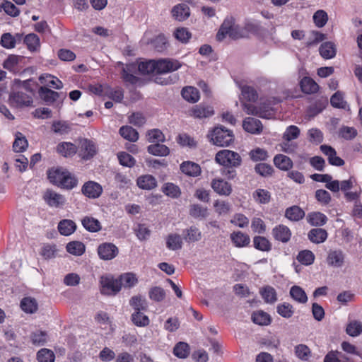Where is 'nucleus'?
<instances>
[{
	"instance_id": "obj_1",
	"label": "nucleus",
	"mask_w": 362,
	"mask_h": 362,
	"mask_svg": "<svg viewBox=\"0 0 362 362\" xmlns=\"http://www.w3.org/2000/svg\"><path fill=\"white\" fill-rule=\"evenodd\" d=\"M241 89L240 100L243 110L248 115H255L260 117L269 119L273 116L272 108L267 107V109L257 108L250 102L255 101L257 97L255 90L250 86L238 84Z\"/></svg>"
},
{
	"instance_id": "obj_2",
	"label": "nucleus",
	"mask_w": 362,
	"mask_h": 362,
	"mask_svg": "<svg viewBox=\"0 0 362 362\" xmlns=\"http://www.w3.org/2000/svg\"><path fill=\"white\" fill-rule=\"evenodd\" d=\"M138 70L142 74L156 73L155 60L141 62L138 64L132 63L127 64L122 69V78L126 82L132 84H137L139 78L134 75Z\"/></svg>"
},
{
	"instance_id": "obj_3",
	"label": "nucleus",
	"mask_w": 362,
	"mask_h": 362,
	"mask_svg": "<svg viewBox=\"0 0 362 362\" xmlns=\"http://www.w3.org/2000/svg\"><path fill=\"white\" fill-rule=\"evenodd\" d=\"M227 36L231 39L238 40L247 37V31L235 24L233 17H227L224 19L216 34V39L218 41H222Z\"/></svg>"
},
{
	"instance_id": "obj_4",
	"label": "nucleus",
	"mask_w": 362,
	"mask_h": 362,
	"mask_svg": "<svg viewBox=\"0 0 362 362\" xmlns=\"http://www.w3.org/2000/svg\"><path fill=\"white\" fill-rule=\"evenodd\" d=\"M208 137L214 145L221 147L228 146L234 140L233 132L222 126L215 127Z\"/></svg>"
},
{
	"instance_id": "obj_5",
	"label": "nucleus",
	"mask_w": 362,
	"mask_h": 362,
	"mask_svg": "<svg viewBox=\"0 0 362 362\" xmlns=\"http://www.w3.org/2000/svg\"><path fill=\"white\" fill-rule=\"evenodd\" d=\"M214 160L216 163L224 167H238L242 160L239 153L228 149L218 151Z\"/></svg>"
},
{
	"instance_id": "obj_6",
	"label": "nucleus",
	"mask_w": 362,
	"mask_h": 362,
	"mask_svg": "<svg viewBox=\"0 0 362 362\" xmlns=\"http://www.w3.org/2000/svg\"><path fill=\"white\" fill-rule=\"evenodd\" d=\"M100 284L101 293L104 295L113 296L121 290L118 279H115L110 275L101 276Z\"/></svg>"
},
{
	"instance_id": "obj_7",
	"label": "nucleus",
	"mask_w": 362,
	"mask_h": 362,
	"mask_svg": "<svg viewBox=\"0 0 362 362\" xmlns=\"http://www.w3.org/2000/svg\"><path fill=\"white\" fill-rule=\"evenodd\" d=\"M156 74H166L175 71L179 69L182 64L181 63L173 59H162L156 61Z\"/></svg>"
},
{
	"instance_id": "obj_8",
	"label": "nucleus",
	"mask_w": 362,
	"mask_h": 362,
	"mask_svg": "<svg viewBox=\"0 0 362 362\" xmlns=\"http://www.w3.org/2000/svg\"><path fill=\"white\" fill-rule=\"evenodd\" d=\"M77 149L79 156L84 160L93 158L98 151L95 143L87 139H82L79 141Z\"/></svg>"
},
{
	"instance_id": "obj_9",
	"label": "nucleus",
	"mask_w": 362,
	"mask_h": 362,
	"mask_svg": "<svg viewBox=\"0 0 362 362\" xmlns=\"http://www.w3.org/2000/svg\"><path fill=\"white\" fill-rule=\"evenodd\" d=\"M10 105L15 107L30 106L33 103L32 97L22 91L12 92L9 95Z\"/></svg>"
},
{
	"instance_id": "obj_10",
	"label": "nucleus",
	"mask_w": 362,
	"mask_h": 362,
	"mask_svg": "<svg viewBox=\"0 0 362 362\" xmlns=\"http://www.w3.org/2000/svg\"><path fill=\"white\" fill-rule=\"evenodd\" d=\"M212 189L220 196L228 197L233 192L231 184L221 177H215L211 182Z\"/></svg>"
},
{
	"instance_id": "obj_11",
	"label": "nucleus",
	"mask_w": 362,
	"mask_h": 362,
	"mask_svg": "<svg viewBox=\"0 0 362 362\" xmlns=\"http://www.w3.org/2000/svg\"><path fill=\"white\" fill-rule=\"evenodd\" d=\"M82 194L89 199H97L103 192V187L95 181H88L81 188Z\"/></svg>"
},
{
	"instance_id": "obj_12",
	"label": "nucleus",
	"mask_w": 362,
	"mask_h": 362,
	"mask_svg": "<svg viewBox=\"0 0 362 362\" xmlns=\"http://www.w3.org/2000/svg\"><path fill=\"white\" fill-rule=\"evenodd\" d=\"M98 254L103 260H110L115 258L118 254V248L110 243H104L98 247Z\"/></svg>"
},
{
	"instance_id": "obj_13",
	"label": "nucleus",
	"mask_w": 362,
	"mask_h": 362,
	"mask_svg": "<svg viewBox=\"0 0 362 362\" xmlns=\"http://www.w3.org/2000/svg\"><path fill=\"white\" fill-rule=\"evenodd\" d=\"M43 199L49 206L55 208L62 206L66 202V199L63 195L50 189L44 193Z\"/></svg>"
},
{
	"instance_id": "obj_14",
	"label": "nucleus",
	"mask_w": 362,
	"mask_h": 362,
	"mask_svg": "<svg viewBox=\"0 0 362 362\" xmlns=\"http://www.w3.org/2000/svg\"><path fill=\"white\" fill-rule=\"evenodd\" d=\"M344 254L339 250H331L327 257V263L329 267L340 268L344 264Z\"/></svg>"
},
{
	"instance_id": "obj_15",
	"label": "nucleus",
	"mask_w": 362,
	"mask_h": 362,
	"mask_svg": "<svg viewBox=\"0 0 362 362\" xmlns=\"http://www.w3.org/2000/svg\"><path fill=\"white\" fill-rule=\"evenodd\" d=\"M321 151L327 157L329 163L332 165L342 166L344 161L340 157L337 156L334 148L330 146L322 145L320 146Z\"/></svg>"
},
{
	"instance_id": "obj_16",
	"label": "nucleus",
	"mask_w": 362,
	"mask_h": 362,
	"mask_svg": "<svg viewBox=\"0 0 362 362\" xmlns=\"http://www.w3.org/2000/svg\"><path fill=\"white\" fill-rule=\"evenodd\" d=\"M136 185L143 190H151L157 187V180L151 175H142L137 177Z\"/></svg>"
},
{
	"instance_id": "obj_17",
	"label": "nucleus",
	"mask_w": 362,
	"mask_h": 362,
	"mask_svg": "<svg viewBox=\"0 0 362 362\" xmlns=\"http://www.w3.org/2000/svg\"><path fill=\"white\" fill-rule=\"evenodd\" d=\"M39 81L43 86L42 87L52 88L54 89H61L63 87L62 82L58 78L49 74L40 75Z\"/></svg>"
},
{
	"instance_id": "obj_18",
	"label": "nucleus",
	"mask_w": 362,
	"mask_h": 362,
	"mask_svg": "<svg viewBox=\"0 0 362 362\" xmlns=\"http://www.w3.org/2000/svg\"><path fill=\"white\" fill-rule=\"evenodd\" d=\"M172 16L178 21H183L190 16L189 6L185 4H179L172 8Z\"/></svg>"
},
{
	"instance_id": "obj_19",
	"label": "nucleus",
	"mask_w": 362,
	"mask_h": 362,
	"mask_svg": "<svg viewBox=\"0 0 362 362\" xmlns=\"http://www.w3.org/2000/svg\"><path fill=\"white\" fill-rule=\"evenodd\" d=\"M272 235L275 240L287 243L291 239V232L287 226L279 225L273 228Z\"/></svg>"
},
{
	"instance_id": "obj_20",
	"label": "nucleus",
	"mask_w": 362,
	"mask_h": 362,
	"mask_svg": "<svg viewBox=\"0 0 362 362\" xmlns=\"http://www.w3.org/2000/svg\"><path fill=\"white\" fill-rule=\"evenodd\" d=\"M182 238L188 243L198 242L202 239V232L195 226H190L182 231Z\"/></svg>"
},
{
	"instance_id": "obj_21",
	"label": "nucleus",
	"mask_w": 362,
	"mask_h": 362,
	"mask_svg": "<svg viewBox=\"0 0 362 362\" xmlns=\"http://www.w3.org/2000/svg\"><path fill=\"white\" fill-rule=\"evenodd\" d=\"M151 35L150 32H146L142 41L145 44H153L155 48L161 52L165 48L167 39L164 35H158L153 40H150L148 36Z\"/></svg>"
},
{
	"instance_id": "obj_22",
	"label": "nucleus",
	"mask_w": 362,
	"mask_h": 362,
	"mask_svg": "<svg viewBox=\"0 0 362 362\" xmlns=\"http://www.w3.org/2000/svg\"><path fill=\"white\" fill-rule=\"evenodd\" d=\"M244 129L251 134H259L262 131V124L257 119L247 117L243 121Z\"/></svg>"
},
{
	"instance_id": "obj_23",
	"label": "nucleus",
	"mask_w": 362,
	"mask_h": 362,
	"mask_svg": "<svg viewBox=\"0 0 362 362\" xmlns=\"http://www.w3.org/2000/svg\"><path fill=\"white\" fill-rule=\"evenodd\" d=\"M57 152L64 157H71L77 151L76 145L71 142H61L56 148Z\"/></svg>"
},
{
	"instance_id": "obj_24",
	"label": "nucleus",
	"mask_w": 362,
	"mask_h": 362,
	"mask_svg": "<svg viewBox=\"0 0 362 362\" xmlns=\"http://www.w3.org/2000/svg\"><path fill=\"white\" fill-rule=\"evenodd\" d=\"M180 170L185 175L197 177L201 173L200 166L192 161H185L180 165Z\"/></svg>"
},
{
	"instance_id": "obj_25",
	"label": "nucleus",
	"mask_w": 362,
	"mask_h": 362,
	"mask_svg": "<svg viewBox=\"0 0 362 362\" xmlns=\"http://www.w3.org/2000/svg\"><path fill=\"white\" fill-rule=\"evenodd\" d=\"M66 170L61 168H52L47 173L48 179L53 185L59 187L66 176Z\"/></svg>"
},
{
	"instance_id": "obj_26",
	"label": "nucleus",
	"mask_w": 362,
	"mask_h": 362,
	"mask_svg": "<svg viewBox=\"0 0 362 362\" xmlns=\"http://www.w3.org/2000/svg\"><path fill=\"white\" fill-rule=\"evenodd\" d=\"M183 238L177 233H170L166 238V246L169 250H177L182 247Z\"/></svg>"
},
{
	"instance_id": "obj_27",
	"label": "nucleus",
	"mask_w": 362,
	"mask_h": 362,
	"mask_svg": "<svg viewBox=\"0 0 362 362\" xmlns=\"http://www.w3.org/2000/svg\"><path fill=\"white\" fill-rule=\"evenodd\" d=\"M14 136L15 140L13 144V151L18 153L24 152L28 146V142L25 136L18 132H16Z\"/></svg>"
},
{
	"instance_id": "obj_28",
	"label": "nucleus",
	"mask_w": 362,
	"mask_h": 362,
	"mask_svg": "<svg viewBox=\"0 0 362 362\" xmlns=\"http://www.w3.org/2000/svg\"><path fill=\"white\" fill-rule=\"evenodd\" d=\"M308 238L314 243H322L327 238V233L322 228H313L308 233Z\"/></svg>"
},
{
	"instance_id": "obj_29",
	"label": "nucleus",
	"mask_w": 362,
	"mask_h": 362,
	"mask_svg": "<svg viewBox=\"0 0 362 362\" xmlns=\"http://www.w3.org/2000/svg\"><path fill=\"white\" fill-rule=\"evenodd\" d=\"M230 238L233 243L238 247H245L250 242V237L240 231L233 232L230 235Z\"/></svg>"
},
{
	"instance_id": "obj_30",
	"label": "nucleus",
	"mask_w": 362,
	"mask_h": 362,
	"mask_svg": "<svg viewBox=\"0 0 362 362\" xmlns=\"http://www.w3.org/2000/svg\"><path fill=\"white\" fill-rule=\"evenodd\" d=\"M302 91L306 94L315 93L318 90V85L310 78L304 77L300 82Z\"/></svg>"
},
{
	"instance_id": "obj_31",
	"label": "nucleus",
	"mask_w": 362,
	"mask_h": 362,
	"mask_svg": "<svg viewBox=\"0 0 362 362\" xmlns=\"http://www.w3.org/2000/svg\"><path fill=\"white\" fill-rule=\"evenodd\" d=\"M307 221L312 226H321L327 223V216L321 212H311L307 215Z\"/></svg>"
},
{
	"instance_id": "obj_32",
	"label": "nucleus",
	"mask_w": 362,
	"mask_h": 362,
	"mask_svg": "<svg viewBox=\"0 0 362 362\" xmlns=\"http://www.w3.org/2000/svg\"><path fill=\"white\" fill-rule=\"evenodd\" d=\"M274 163L276 168L282 170H288L293 166V162L291 158L283 154L275 156Z\"/></svg>"
},
{
	"instance_id": "obj_33",
	"label": "nucleus",
	"mask_w": 362,
	"mask_h": 362,
	"mask_svg": "<svg viewBox=\"0 0 362 362\" xmlns=\"http://www.w3.org/2000/svg\"><path fill=\"white\" fill-rule=\"evenodd\" d=\"M252 322L258 325L267 326L271 323L270 315L262 310H257L252 315Z\"/></svg>"
},
{
	"instance_id": "obj_34",
	"label": "nucleus",
	"mask_w": 362,
	"mask_h": 362,
	"mask_svg": "<svg viewBox=\"0 0 362 362\" xmlns=\"http://www.w3.org/2000/svg\"><path fill=\"white\" fill-rule=\"evenodd\" d=\"M320 55L326 59H332L336 55V46L332 42H326L320 47Z\"/></svg>"
},
{
	"instance_id": "obj_35",
	"label": "nucleus",
	"mask_w": 362,
	"mask_h": 362,
	"mask_svg": "<svg viewBox=\"0 0 362 362\" xmlns=\"http://www.w3.org/2000/svg\"><path fill=\"white\" fill-rule=\"evenodd\" d=\"M76 228V223L68 219L61 221L58 225V230L59 233L65 236L70 235L72 234Z\"/></svg>"
},
{
	"instance_id": "obj_36",
	"label": "nucleus",
	"mask_w": 362,
	"mask_h": 362,
	"mask_svg": "<svg viewBox=\"0 0 362 362\" xmlns=\"http://www.w3.org/2000/svg\"><path fill=\"white\" fill-rule=\"evenodd\" d=\"M291 297L298 303H305L308 296L305 291L298 286H293L290 289Z\"/></svg>"
},
{
	"instance_id": "obj_37",
	"label": "nucleus",
	"mask_w": 362,
	"mask_h": 362,
	"mask_svg": "<svg viewBox=\"0 0 362 362\" xmlns=\"http://www.w3.org/2000/svg\"><path fill=\"white\" fill-rule=\"evenodd\" d=\"M66 251L75 256L82 255L86 250L85 245L80 241H72L66 246Z\"/></svg>"
},
{
	"instance_id": "obj_38",
	"label": "nucleus",
	"mask_w": 362,
	"mask_h": 362,
	"mask_svg": "<svg viewBox=\"0 0 362 362\" xmlns=\"http://www.w3.org/2000/svg\"><path fill=\"white\" fill-rule=\"evenodd\" d=\"M285 216L292 221H298L305 216V212L299 206H293L286 209Z\"/></svg>"
},
{
	"instance_id": "obj_39",
	"label": "nucleus",
	"mask_w": 362,
	"mask_h": 362,
	"mask_svg": "<svg viewBox=\"0 0 362 362\" xmlns=\"http://www.w3.org/2000/svg\"><path fill=\"white\" fill-rule=\"evenodd\" d=\"M182 95L185 100L190 103H196L199 99L198 90L192 86L184 88L182 90Z\"/></svg>"
},
{
	"instance_id": "obj_40",
	"label": "nucleus",
	"mask_w": 362,
	"mask_h": 362,
	"mask_svg": "<svg viewBox=\"0 0 362 362\" xmlns=\"http://www.w3.org/2000/svg\"><path fill=\"white\" fill-rule=\"evenodd\" d=\"M253 199L258 204H265L269 202L271 194L264 189H257L252 194Z\"/></svg>"
},
{
	"instance_id": "obj_41",
	"label": "nucleus",
	"mask_w": 362,
	"mask_h": 362,
	"mask_svg": "<svg viewBox=\"0 0 362 362\" xmlns=\"http://www.w3.org/2000/svg\"><path fill=\"white\" fill-rule=\"evenodd\" d=\"M121 288H131L135 286L138 281L135 274L132 273H126L118 278Z\"/></svg>"
},
{
	"instance_id": "obj_42",
	"label": "nucleus",
	"mask_w": 362,
	"mask_h": 362,
	"mask_svg": "<svg viewBox=\"0 0 362 362\" xmlns=\"http://www.w3.org/2000/svg\"><path fill=\"white\" fill-rule=\"evenodd\" d=\"M82 225L87 230L92 233L98 232L101 228V225L99 221L89 216H86L83 218Z\"/></svg>"
},
{
	"instance_id": "obj_43",
	"label": "nucleus",
	"mask_w": 362,
	"mask_h": 362,
	"mask_svg": "<svg viewBox=\"0 0 362 362\" xmlns=\"http://www.w3.org/2000/svg\"><path fill=\"white\" fill-rule=\"evenodd\" d=\"M347 334L356 337L362 333V322L358 320L350 321L346 328Z\"/></svg>"
},
{
	"instance_id": "obj_44",
	"label": "nucleus",
	"mask_w": 362,
	"mask_h": 362,
	"mask_svg": "<svg viewBox=\"0 0 362 362\" xmlns=\"http://www.w3.org/2000/svg\"><path fill=\"white\" fill-rule=\"evenodd\" d=\"M260 294L267 303H274L277 300L275 289L272 286H265L260 290Z\"/></svg>"
},
{
	"instance_id": "obj_45",
	"label": "nucleus",
	"mask_w": 362,
	"mask_h": 362,
	"mask_svg": "<svg viewBox=\"0 0 362 362\" xmlns=\"http://www.w3.org/2000/svg\"><path fill=\"white\" fill-rule=\"evenodd\" d=\"M162 192L171 198H178L181 194L180 187L171 182L165 183L162 187Z\"/></svg>"
},
{
	"instance_id": "obj_46",
	"label": "nucleus",
	"mask_w": 362,
	"mask_h": 362,
	"mask_svg": "<svg viewBox=\"0 0 362 362\" xmlns=\"http://www.w3.org/2000/svg\"><path fill=\"white\" fill-rule=\"evenodd\" d=\"M189 214L196 218H205L209 216V210L200 204H193L190 206Z\"/></svg>"
},
{
	"instance_id": "obj_47",
	"label": "nucleus",
	"mask_w": 362,
	"mask_h": 362,
	"mask_svg": "<svg viewBox=\"0 0 362 362\" xmlns=\"http://www.w3.org/2000/svg\"><path fill=\"white\" fill-rule=\"evenodd\" d=\"M24 42L31 52L37 51L40 46V38L34 33L27 35L24 38Z\"/></svg>"
},
{
	"instance_id": "obj_48",
	"label": "nucleus",
	"mask_w": 362,
	"mask_h": 362,
	"mask_svg": "<svg viewBox=\"0 0 362 362\" xmlns=\"http://www.w3.org/2000/svg\"><path fill=\"white\" fill-rule=\"evenodd\" d=\"M215 211L219 215H226L231 210V205L224 200L217 199L213 204Z\"/></svg>"
},
{
	"instance_id": "obj_49",
	"label": "nucleus",
	"mask_w": 362,
	"mask_h": 362,
	"mask_svg": "<svg viewBox=\"0 0 362 362\" xmlns=\"http://www.w3.org/2000/svg\"><path fill=\"white\" fill-rule=\"evenodd\" d=\"M40 98L47 103H53L59 98V93L47 87H41L39 89Z\"/></svg>"
},
{
	"instance_id": "obj_50",
	"label": "nucleus",
	"mask_w": 362,
	"mask_h": 362,
	"mask_svg": "<svg viewBox=\"0 0 362 362\" xmlns=\"http://www.w3.org/2000/svg\"><path fill=\"white\" fill-rule=\"evenodd\" d=\"M148 152L156 156H166L169 154L170 150L163 144H156L148 147Z\"/></svg>"
},
{
	"instance_id": "obj_51",
	"label": "nucleus",
	"mask_w": 362,
	"mask_h": 362,
	"mask_svg": "<svg viewBox=\"0 0 362 362\" xmlns=\"http://www.w3.org/2000/svg\"><path fill=\"white\" fill-rule=\"evenodd\" d=\"M120 135L130 141H136L139 139L138 132L129 126H123L119 129Z\"/></svg>"
},
{
	"instance_id": "obj_52",
	"label": "nucleus",
	"mask_w": 362,
	"mask_h": 362,
	"mask_svg": "<svg viewBox=\"0 0 362 362\" xmlns=\"http://www.w3.org/2000/svg\"><path fill=\"white\" fill-rule=\"evenodd\" d=\"M32 343L35 346H42L48 340V335L46 332L37 330L30 335Z\"/></svg>"
},
{
	"instance_id": "obj_53",
	"label": "nucleus",
	"mask_w": 362,
	"mask_h": 362,
	"mask_svg": "<svg viewBox=\"0 0 362 362\" xmlns=\"http://www.w3.org/2000/svg\"><path fill=\"white\" fill-rule=\"evenodd\" d=\"M173 354L180 358H185L189 354V346L185 342H178L173 349Z\"/></svg>"
},
{
	"instance_id": "obj_54",
	"label": "nucleus",
	"mask_w": 362,
	"mask_h": 362,
	"mask_svg": "<svg viewBox=\"0 0 362 362\" xmlns=\"http://www.w3.org/2000/svg\"><path fill=\"white\" fill-rule=\"evenodd\" d=\"M192 115L197 118H205L211 117L214 112L213 107L207 106H197L192 110Z\"/></svg>"
},
{
	"instance_id": "obj_55",
	"label": "nucleus",
	"mask_w": 362,
	"mask_h": 362,
	"mask_svg": "<svg viewBox=\"0 0 362 362\" xmlns=\"http://www.w3.org/2000/svg\"><path fill=\"white\" fill-rule=\"evenodd\" d=\"M37 360L38 362H54L55 355L52 350L43 348L37 351Z\"/></svg>"
},
{
	"instance_id": "obj_56",
	"label": "nucleus",
	"mask_w": 362,
	"mask_h": 362,
	"mask_svg": "<svg viewBox=\"0 0 362 362\" xmlns=\"http://www.w3.org/2000/svg\"><path fill=\"white\" fill-rule=\"evenodd\" d=\"M297 259L302 264L309 266L314 262L315 255L310 250H305L298 253Z\"/></svg>"
},
{
	"instance_id": "obj_57",
	"label": "nucleus",
	"mask_w": 362,
	"mask_h": 362,
	"mask_svg": "<svg viewBox=\"0 0 362 362\" xmlns=\"http://www.w3.org/2000/svg\"><path fill=\"white\" fill-rule=\"evenodd\" d=\"M254 247L261 251H269L272 248V245L269 241L264 237L256 236L253 239Z\"/></svg>"
},
{
	"instance_id": "obj_58",
	"label": "nucleus",
	"mask_w": 362,
	"mask_h": 362,
	"mask_svg": "<svg viewBox=\"0 0 362 362\" xmlns=\"http://www.w3.org/2000/svg\"><path fill=\"white\" fill-rule=\"evenodd\" d=\"M332 105L334 107L341 109H349V105L344 100V95L342 93L338 91L335 93L330 99Z\"/></svg>"
},
{
	"instance_id": "obj_59",
	"label": "nucleus",
	"mask_w": 362,
	"mask_h": 362,
	"mask_svg": "<svg viewBox=\"0 0 362 362\" xmlns=\"http://www.w3.org/2000/svg\"><path fill=\"white\" fill-rule=\"evenodd\" d=\"M78 185V180L72 175L68 170L66 171V176L60 182L59 187L67 189H71L76 187Z\"/></svg>"
},
{
	"instance_id": "obj_60",
	"label": "nucleus",
	"mask_w": 362,
	"mask_h": 362,
	"mask_svg": "<svg viewBox=\"0 0 362 362\" xmlns=\"http://www.w3.org/2000/svg\"><path fill=\"white\" fill-rule=\"evenodd\" d=\"M95 320L103 329L107 330V332L113 330L112 325L109 317L105 313H100L97 315Z\"/></svg>"
},
{
	"instance_id": "obj_61",
	"label": "nucleus",
	"mask_w": 362,
	"mask_h": 362,
	"mask_svg": "<svg viewBox=\"0 0 362 362\" xmlns=\"http://www.w3.org/2000/svg\"><path fill=\"white\" fill-rule=\"evenodd\" d=\"M315 25L317 28L324 27L328 21V15L324 10H317L313 16Z\"/></svg>"
},
{
	"instance_id": "obj_62",
	"label": "nucleus",
	"mask_w": 362,
	"mask_h": 362,
	"mask_svg": "<svg viewBox=\"0 0 362 362\" xmlns=\"http://www.w3.org/2000/svg\"><path fill=\"white\" fill-rule=\"evenodd\" d=\"M300 134V129L296 125H290L286 127L285 132L283 134L282 139L293 141L299 136Z\"/></svg>"
},
{
	"instance_id": "obj_63",
	"label": "nucleus",
	"mask_w": 362,
	"mask_h": 362,
	"mask_svg": "<svg viewBox=\"0 0 362 362\" xmlns=\"http://www.w3.org/2000/svg\"><path fill=\"white\" fill-rule=\"evenodd\" d=\"M132 320L134 324L138 327H146L150 322L148 316L141 311H134L132 315Z\"/></svg>"
},
{
	"instance_id": "obj_64",
	"label": "nucleus",
	"mask_w": 362,
	"mask_h": 362,
	"mask_svg": "<svg viewBox=\"0 0 362 362\" xmlns=\"http://www.w3.org/2000/svg\"><path fill=\"white\" fill-rule=\"evenodd\" d=\"M22 310L28 313H33L37 310V305L35 299L24 298L21 302Z\"/></svg>"
}]
</instances>
